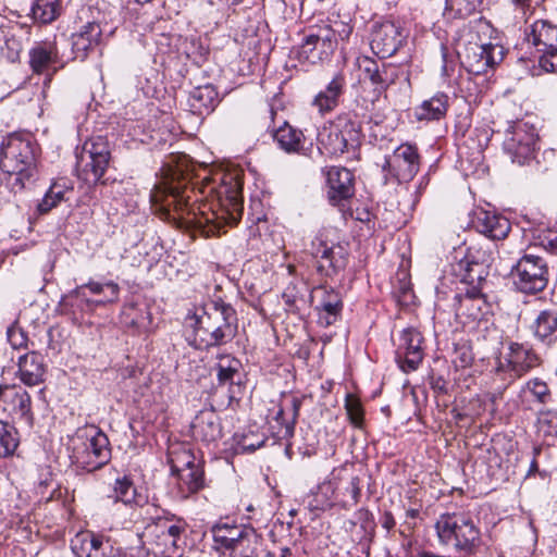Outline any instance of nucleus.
Instances as JSON below:
<instances>
[{"mask_svg":"<svg viewBox=\"0 0 557 557\" xmlns=\"http://www.w3.org/2000/svg\"><path fill=\"white\" fill-rule=\"evenodd\" d=\"M206 188L210 194H215L214 200H200L193 188L172 176L171 180H165L152 189L150 201L165 219L209 236L215 230L213 223L216 219H224V214L230 215L234 221L240 218L243 181L237 173H224L218 186Z\"/></svg>","mask_w":557,"mask_h":557,"instance_id":"f257e3e1","label":"nucleus"},{"mask_svg":"<svg viewBox=\"0 0 557 557\" xmlns=\"http://www.w3.org/2000/svg\"><path fill=\"white\" fill-rule=\"evenodd\" d=\"M193 329L191 344L198 349L221 346L237 334V314L225 302L211 301L186 318Z\"/></svg>","mask_w":557,"mask_h":557,"instance_id":"f03ea898","label":"nucleus"},{"mask_svg":"<svg viewBox=\"0 0 557 557\" xmlns=\"http://www.w3.org/2000/svg\"><path fill=\"white\" fill-rule=\"evenodd\" d=\"M39 147L28 134L12 133L0 145V169L13 176L12 187L22 190L37 177Z\"/></svg>","mask_w":557,"mask_h":557,"instance_id":"7ed1b4c3","label":"nucleus"},{"mask_svg":"<svg viewBox=\"0 0 557 557\" xmlns=\"http://www.w3.org/2000/svg\"><path fill=\"white\" fill-rule=\"evenodd\" d=\"M147 523L140 533L144 545L161 557H181L184 553V527L172 519L159 515V509L148 506L145 509Z\"/></svg>","mask_w":557,"mask_h":557,"instance_id":"20e7f679","label":"nucleus"},{"mask_svg":"<svg viewBox=\"0 0 557 557\" xmlns=\"http://www.w3.org/2000/svg\"><path fill=\"white\" fill-rule=\"evenodd\" d=\"M361 124L349 114L337 115L318 132L319 149L331 157L355 153L361 146Z\"/></svg>","mask_w":557,"mask_h":557,"instance_id":"39448f33","label":"nucleus"},{"mask_svg":"<svg viewBox=\"0 0 557 557\" xmlns=\"http://www.w3.org/2000/svg\"><path fill=\"white\" fill-rule=\"evenodd\" d=\"M438 542L457 552L473 554L481 545V532L474 521L460 512L443 513L435 522Z\"/></svg>","mask_w":557,"mask_h":557,"instance_id":"423d86ee","label":"nucleus"},{"mask_svg":"<svg viewBox=\"0 0 557 557\" xmlns=\"http://www.w3.org/2000/svg\"><path fill=\"white\" fill-rule=\"evenodd\" d=\"M456 51L462 65L474 75L486 73L504 58L503 47L481 42L479 34L471 28H463L456 42Z\"/></svg>","mask_w":557,"mask_h":557,"instance_id":"0eeeda50","label":"nucleus"},{"mask_svg":"<svg viewBox=\"0 0 557 557\" xmlns=\"http://www.w3.org/2000/svg\"><path fill=\"white\" fill-rule=\"evenodd\" d=\"M73 448V462L87 472L96 471L111 459L108 436L97 426L90 425L82 430Z\"/></svg>","mask_w":557,"mask_h":557,"instance_id":"6e6552de","label":"nucleus"},{"mask_svg":"<svg viewBox=\"0 0 557 557\" xmlns=\"http://www.w3.org/2000/svg\"><path fill=\"white\" fill-rule=\"evenodd\" d=\"M540 363L539 355L530 345L509 342L507 351L497 358L495 374L509 385Z\"/></svg>","mask_w":557,"mask_h":557,"instance_id":"1a4fd4ad","label":"nucleus"},{"mask_svg":"<svg viewBox=\"0 0 557 557\" xmlns=\"http://www.w3.org/2000/svg\"><path fill=\"white\" fill-rule=\"evenodd\" d=\"M108 141L97 137L87 141L77 156L76 171L78 177L87 184H96L103 176L110 161Z\"/></svg>","mask_w":557,"mask_h":557,"instance_id":"9d476101","label":"nucleus"},{"mask_svg":"<svg viewBox=\"0 0 557 557\" xmlns=\"http://www.w3.org/2000/svg\"><path fill=\"white\" fill-rule=\"evenodd\" d=\"M511 277L516 288L521 293L542 292L548 282L546 262L539 256L524 255L512 268Z\"/></svg>","mask_w":557,"mask_h":557,"instance_id":"9b49d317","label":"nucleus"},{"mask_svg":"<svg viewBox=\"0 0 557 557\" xmlns=\"http://www.w3.org/2000/svg\"><path fill=\"white\" fill-rule=\"evenodd\" d=\"M309 252L317 260L318 271L325 276L337 274L348 263L347 249L341 244L329 240L322 232L311 240Z\"/></svg>","mask_w":557,"mask_h":557,"instance_id":"f8f14e48","label":"nucleus"},{"mask_svg":"<svg viewBox=\"0 0 557 557\" xmlns=\"http://www.w3.org/2000/svg\"><path fill=\"white\" fill-rule=\"evenodd\" d=\"M420 156L416 146L401 144L391 156L384 158L382 170L385 178L398 183L410 182L419 172Z\"/></svg>","mask_w":557,"mask_h":557,"instance_id":"ddd939ff","label":"nucleus"},{"mask_svg":"<svg viewBox=\"0 0 557 557\" xmlns=\"http://www.w3.org/2000/svg\"><path fill=\"white\" fill-rule=\"evenodd\" d=\"M28 57L29 66L35 74L55 73L66 63L60 53L55 37L34 42Z\"/></svg>","mask_w":557,"mask_h":557,"instance_id":"4468645a","label":"nucleus"},{"mask_svg":"<svg viewBox=\"0 0 557 557\" xmlns=\"http://www.w3.org/2000/svg\"><path fill=\"white\" fill-rule=\"evenodd\" d=\"M0 412L13 420L24 421L27 425L34 421L30 396L17 385H0Z\"/></svg>","mask_w":557,"mask_h":557,"instance_id":"2eb2a0df","label":"nucleus"},{"mask_svg":"<svg viewBox=\"0 0 557 557\" xmlns=\"http://www.w3.org/2000/svg\"><path fill=\"white\" fill-rule=\"evenodd\" d=\"M403 28L392 21H385L373 26L370 47L381 59L394 55L405 40Z\"/></svg>","mask_w":557,"mask_h":557,"instance_id":"dca6fc26","label":"nucleus"},{"mask_svg":"<svg viewBox=\"0 0 557 557\" xmlns=\"http://www.w3.org/2000/svg\"><path fill=\"white\" fill-rule=\"evenodd\" d=\"M327 199L332 206L344 209L355 195V176L343 166H331L325 171Z\"/></svg>","mask_w":557,"mask_h":557,"instance_id":"f3484780","label":"nucleus"},{"mask_svg":"<svg viewBox=\"0 0 557 557\" xmlns=\"http://www.w3.org/2000/svg\"><path fill=\"white\" fill-rule=\"evenodd\" d=\"M71 549L76 557H113L115 547L110 537L86 530L71 540Z\"/></svg>","mask_w":557,"mask_h":557,"instance_id":"a211bd4d","label":"nucleus"},{"mask_svg":"<svg viewBox=\"0 0 557 557\" xmlns=\"http://www.w3.org/2000/svg\"><path fill=\"white\" fill-rule=\"evenodd\" d=\"M120 286L109 281L104 284L89 281L88 283L77 286L73 289L69 298L75 299L79 304H85L87 307L91 305H106L108 302H115L119 299Z\"/></svg>","mask_w":557,"mask_h":557,"instance_id":"6ab92c4d","label":"nucleus"},{"mask_svg":"<svg viewBox=\"0 0 557 557\" xmlns=\"http://www.w3.org/2000/svg\"><path fill=\"white\" fill-rule=\"evenodd\" d=\"M422 342V335L416 329L409 327L401 332L400 344L397 350V361L404 372L418 369L423 359Z\"/></svg>","mask_w":557,"mask_h":557,"instance_id":"aec40b11","label":"nucleus"},{"mask_svg":"<svg viewBox=\"0 0 557 557\" xmlns=\"http://www.w3.org/2000/svg\"><path fill=\"white\" fill-rule=\"evenodd\" d=\"M356 64L363 74L366 79H369L373 85L374 90L382 92L386 90L398 78L397 69L387 63L381 65L373 59L361 55L356 60Z\"/></svg>","mask_w":557,"mask_h":557,"instance_id":"412c9836","label":"nucleus"},{"mask_svg":"<svg viewBox=\"0 0 557 557\" xmlns=\"http://www.w3.org/2000/svg\"><path fill=\"white\" fill-rule=\"evenodd\" d=\"M195 440L203 443L216 442L222 437L221 419L213 409L201 410L191 422Z\"/></svg>","mask_w":557,"mask_h":557,"instance_id":"4be33fe9","label":"nucleus"},{"mask_svg":"<svg viewBox=\"0 0 557 557\" xmlns=\"http://www.w3.org/2000/svg\"><path fill=\"white\" fill-rule=\"evenodd\" d=\"M475 230L493 240L507 237L511 225L508 219L488 211H480L473 220Z\"/></svg>","mask_w":557,"mask_h":557,"instance_id":"5701e85b","label":"nucleus"},{"mask_svg":"<svg viewBox=\"0 0 557 557\" xmlns=\"http://www.w3.org/2000/svg\"><path fill=\"white\" fill-rule=\"evenodd\" d=\"M346 87V78L342 72H337L325 89L317 94L312 100V106L319 113L325 114L333 111L339 103V99Z\"/></svg>","mask_w":557,"mask_h":557,"instance_id":"b1692460","label":"nucleus"},{"mask_svg":"<svg viewBox=\"0 0 557 557\" xmlns=\"http://www.w3.org/2000/svg\"><path fill=\"white\" fill-rule=\"evenodd\" d=\"M314 292L320 294V300L317 307L320 322L325 326L335 323L343 310V301L339 293L326 286H320L315 288Z\"/></svg>","mask_w":557,"mask_h":557,"instance_id":"393cba45","label":"nucleus"},{"mask_svg":"<svg viewBox=\"0 0 557 557\" xmlns=\"http://www.w3.org/2000/svg\"><path fill=\"white\" fill-rule=\"evenodd\" d=\"M101 37L102 29L97 22H87L83 25L77 33L72 35L75 58L85 59L87 53L100 44Z\"/></svg>","mask_w":557,"mask_h":557,"instance_id":"a878e982","label":"nucleus"},{"mask_svg":"<svg viewBox=\"0 0 557 557\" xmlns=\"http://www.w3.org/2000/svg\"><path fill=\"white\" fill-rule=\"evenodd\" d=\"M44 357L36 352L30 351L18 358V377L28 386H35L44 381L45 375Z\"/></svg>","mask_w":557,"mask_h":557,"instance_id":"bb28decb","label":"nucleus"},{"mask_svg":"<svg viewBox=\"0 0 557 557\" xmlns=\"http://www.w3.org/2000/svg\"><path fill=\"white\" fill-rule=\"evenodd\" d=\"M525 35L539 51L557 47V26L546 20L535 21Z\"/></svg>","mask_w":557,"mask_h":557,"instance_id":"cd10ccee","label":"nucleus"},{"mask_svg":"<svg viewBox=\"0 0 557 557\" xmlns=\"http://www.w3.org/2000/svg\"><path fill=\"white\" fill-rule=\"evenodd\" d=\"M333 478L336 481L337 498L341 497L342 502L349 498L356 505L360 497L359 478L346 468L335 469Z\"/></svg>","mask_w":557,"mask_h":557,"instance_id":"c85d7f7f","label":"nucleus"},{"mask_svg":"<svg viewBox=\"0 0 557 557\" xmlns=\"http://www.w3.org/2000/svg\"><path fill=\"white\" fill-rule=\"evenodd\" d=\"M71 193H73V186L67 180L60 178L54 181L37 205L38 213L46 214L50 212L59 203L67 200V195Z\"/></svg>","mask_w":557,"mask_h":557,"instance_id":"c756f323","label":"nucleus"},{"mask_svg":"<svg viewBox=\"0 0 557 557\" xmlns=\"http://www.w3.org/2000/svg\"><path fill=\"white\" fill-rule=\"evenodd\" d=\"M259 536L255 529L245 531L234 544L219 553L222 557H256Z\"/></svg>","mask_w":557,"mask_h":557,"instance_id":"7c9ffc66","label":"nucleus"},{"mask_svg":"<svg viewBox=\"0 0 557 557\" xmlns=\"http://www.w3.org/2000/svg\"><path fill=\"white\" fill-rule=\"evenodd\" d=\"M447 109L448 96L443 92H438L417 107L414 115L420 121L440 120L445 116Z\"/></svg>","mask_w":557,"mask_h":557,"instance_id":"2f4dec72","label":"nucleus"},{"mask_svg":"<svg viewBox=\"0 0 557 557\" xmlns=\"http://www.w3.org/2000/svg\"><path fill=\"white\" fill-rule=\"evenodd\" d=\"M248 525H232L228 523H219L213 527L212 534L214 540V548L221 553L226 547L236 542L245 531L251 530Z\"/></svg>","mask_w":557,"mask_h":557,"instance_id":"473e14b6","label":"nucleus"},{"mask_svg":"<svg viewBox=\"0 0 557 557\" xmlns=\"http://www.w3.org/2000/svg\"><path fill=\"white\" fill-rule=\"evenodd\" d=\"M294 53L300 62L310 64H315L331 55L310 34L304 37L301 44L295 48Z\"/></svg>","mask_w":557,"mask_h":557,"instance_id":"72a5a7b5","label":"nucleus"},{"mask_svg":"<svg viewBox=\"0 0 557 557\" xmlns=\"http://www.w3.org/2000/svg\"><path fill=\"white\" fill-rule=\"evenodd\" d=\"M274 139L281 149L288 153H299L304 147V134L287 123L274 133Z\"/></svg>","mask_w":557,"mask_h":557,"instance_id":"f704fd0d","label":"nucleus"},{"mask_svg":"<svg viewBox=\"0 0 557 557\" xmlns=\"http://www.w3.org/2000/svg\"><path fill=\"white\" fill-rule=\"evenodd\" d=\"M242 368L240 361L230 354H220L216 356L214 370L219 384H234L235 377L238 376Z\"/></svg>","mask_w":557,"mask_h":557,"instance_id":"c9c22d12","label":"nucleus"},{"mask_svg":"<svg viewBox=\"0 0 557 557\" xmlns=\"http://www.w3.org/2000/svg\"><path fill=\"white\" fill-rule=\"evenodd\" d=\"M169 462L172 472L175 474L202 463L201 459L197 458L193 450L186 446L171 448L169 451Z\"/></svg>","mask_w":557,"mask_h":557,"instance_id":"e433bc0d","label":"nucleus"},{"mask_svg":"<svg viewBox=\"0 0 557 557\" xmlns=\"http://www.w3.org/2000/svg\"><path fill=\"white\" fill-rule=\"evenodd\" d=\"M109 497L113 498L114 502H121L125 505L140 506L144 502V497L137 494L133 481L127 476L119 478L115 480L112 495Z\"/></svg>","mask_w":557,"mask_h":557,"instance_id":"4c0bfd02","label":"nucleus"},{"mask_svg":"<svg viewBox=\"0 0 557 557\" xmlns=\"http://www.w3.org/2000/svg\"><path fill=\"white\" fill-rule=\"evenodd\" d=\"M189 101L199 113L212 111L218 103V91L210 84L198 86L190 92Z\"/></svg>","mask_w":557,"mask_h":557,"instance_id":"58836bf2","label":"nucleus"},{"mask_svg":"<svg viewBox=\"0 0 557 557\" xmlns=\"http://www.w3.org/2000/svg\"><path fill=\"white\" fill-rule=\"evenodd\" d=\"M180 487L183 493H197L205 487V472L202 463L177 473Z\"/></svg>","mask_w":557,"mask_h":557,"instance_id":"ea45409f","label":"nucleus"},{"mask_svg":"<svg viewBox=\"0 0 557 557\" xmlns=\"http://www.w3.org/2000/svg\"><path fill=\"white\" fill-rule=\"evenodd\" d=\"M59 0H34L32 4L33 18L40 24H49L60 15Z\"/></svg>","mask_w":557,"mask_h":557,"instance_id":"a19ab883","label":"nucleus"},{"mask_svg":"<svg viewBox=\"0 0 557 557\" xmlns=\"http://www.w3.org/2000/svg\"><path fill=\"white\" fill-rule=\"evenodd\" d=\"M484 308H486L485 299L475 288L468 290L460 299L459 310L473 320L480 319Z\"/></svg>","mask_w":557,"mask_h":557,"instance_id":"79ce46f5","label":"nucleus"},{"mask_svg":"<svg viewBox=\"0 0 557 557\" xmlns=\"http://www.w3.org/2000/svg\"><path fill=\"white\" fill-rule=\"evenodd\" d=\"M307 290L308 289L305 284L299 286L296 283H289L282 294V298L287 307V310L292 312L300 311L307 304Z\"/></svg>","mask_w":557,"mask_h":557,"instance_id":"37998d69","label":"nucleus"},{"mask_svg":"<svg viewBox=\"0 0 557 557\" xmlns=\"http://www.w3.org/2000/svg\"><path fill=\"white\" fill-rule=\"evenodd\" d=\"M18 443L16 429L7 422L0 421V458L13 456Z\"/></svg>","mask_w":557,"mask_h":557,"instance_id":"c03bdc74","label":"nucleus"},{"mask_svg":"<svg viewBox=\"0 0 557 557\" xmlns=\"http://www.w3.org/2000/svg\"><path fill=\"white\" fill-rule=\"evenodd\" d=\"M534 335L544 341L557 331V312L543 310L539 313L533 325Z\"/></svg>","mask_w":557,"mask_h":557,"instance_id":"a18cd8bd","label":"nucleus"},{"mask_svg":"<svg viewBox=\"0 0 557 557\" xmlns=\"http://www.w3.org/2000/svg\"><path fill=\"white\" fill-rule=\"evenodd\" d=\"M483 0H446L445 11L456 18H466L475 13Z\"/></svg>","mask_w":557,"mask_h":557,"instance_id":"49530a36","label":"nucleus"},{"mask_svg":"<svg viewBox=\"0 0 557 557\" xmlns=\"http://www.w3.org/2000/svg\"><path fill=\"white\" fill-rule=\"evenodd\" d=\"M315 40L322 45V48L330 54L334 52L337 46V34L338 32L330 25L319 26L309 33Z\"/></svg>","mask_w":557,"mask_h":557,"instance_id":"de8ad7c7","label":"nucleus"},{"mask_svg":"<svg viewBox=\"0 0 557 557\" xmlns=\"http://www.w3.org/2000/svg\"><path fill=\"white\" fill-rule=\"evenodd\" d=\"M146 318L147 312L133 302L125 305L121 312V321L127 327H140Z\"/></svg>","mask_w":557,"mask_h":557,"instance_id":"09e8293b","label":"nucleus"},{"mask_svg":"<svg viewBox=\"0 0 557 557\" xmlns=\"http://www.w3.org/2000/svg\"><path fill=\"white\" fill-rule=\"evenodd\" d=\"M537 430L544 436L557 440V411L542 410L537 416Z\"/></svg>","mask_w":557,"mask_h":557,"instance_id":"8fccbe9b","label":"nucleus"},{"mask_svg":"<svg viewBox=\"0 0 557 557\" xmlns=\"http://www.w3.org/2000/svg\"><path fill=\"white\" fill-rule=\"evenodd\" d=\"M300 406H301V400L299 398H297V397H292L290 404H289V407H290V418L287 419V420L284 418V414H285L284 408H280L277 410V412L275 413L274 419L282 426L285 428V435H292L293 434L294 426H295L296 420H297L298 414H299Z\"/></svg>","mask_w":557,"mask_h":557,"instance_id":"3c124183","label":"nucleus"},{"mask_svg":"<svg viewBox=\"0 0 557 557\" xmlns=\"http://www.w3.org/2000/svg\"><path fill=\"white\" fill-rule=\"evenodd\" d=\"M345 409L349 421L357 428L361 426L364 412L359 398L352 394H348L345 398Z\"/></svg>","mask_w":557,"mask_h":557,"instance_id":"603ef678","label":"nucleus"},{"mask_svg":"<svg viewBox=\"0 0 557 557\" xmlns=\"http://www.w3.org/2000/svg\"><path fill=\"white\" fill-rule=\"evenodd\" d=\"M525 391L530 392L531 395L541 404L548 403L552 396L547 384L537 377L531 379L527 382Z\"/></svg>","mask_w":557,"mask_h":557,"instance_id":"864d4df0","label":"nucleus"},{"mask_svg":"<svg viewBox=\"0 0 557 557\" xmlns=\"http://www.w3.org/2000/svg\"><path fill=\"white\" fill-rule=\"evenodd\" d=\"M331 475L330 480L324 481L318 486V496H321V500H318L319 504L317 505H311L315 509L323 508L331 498H337L336 481H334L333 473Z\"/></svg>","mask_w":557,"mask_h":557,"instance_id":"5fc2aeb1","label":"nucleus"},{"mask_svg":"<svg viewBox=\"0 0 557 557\" xmlns=\"http://www.w3.org/2000/svg\"><path fill=\"white\" fill-rule=\"evenodd\" d=\"M7 336H8V341L10 343V345L14 349H21V348L27 347V342H28L27 335L22 329L17 327L16 325H11L8 329Z\"/></svg>","mask_w":557,"mask_h":557,"instance_id":"6e6d98bb","label":"nucleus"},{"mask_svg":"<svg viewBox=\"0 0 557 557\" xmlns=\"http://www.w3.org/2000/svg\"><path fill=\"white\" fill-rule=\"evenodd\" d=\"M265 442V437L263 435L255 436L251 434H244L242 438L237 442L238 449L242 451H255L260 448Z\"/></svg>","mask_w":557,"mask_h":557,"instance_id":"4d7b16f0","label":"nucleus"},{"mask_svg":"<svg viewBox=\"0 0 557 557\" xmlns=\"http://www.w3.org/2000/svg\"><path fill=\"white\" fill-rule=\"evenodd\" d=\"M543 54L540 57L539 65L545 72H557V47L542 51Z\"/></svg>","mask_w":557,"mask_h":557,"instance_id":"13d9d810","label":"nucleus"},{"mask_svg":"<svg viewBox=\"0 0 557 557\" xmlns=\"http://www.w3.org/2000/svg\"><path fill=\"white\" fill-rule=\"evenodd\" d=\"M520 152H517L515 154V158H517V162L522 164L524 162V160H527L528 158H530L532 156V149L530 147V145H522L520 147Z\"/></svg>","mask_w":557,"mask_h":557,"instance_id":"bf43d9fd","label":"nucleus"},{"mask_svg":"<svg viewBox=\"0 0 557 557\" xmlns=\"http://www.w3.org/2000/svg\"><path fill=\"white\" fill-rule=\"evenodd\" d=\"M113 557H137L134 549H123L121 547H115Z\"/></svg>","mask_w":557,"mask_h":557,"instance_id":"052dcab7","label":"nucleus"},{"mask_svg":"<svg viewBox=\"0 0 557 557\" xmlns=\"http://www.w3.org/2000/svg\"><path fill=\"white\" fill-rule=\"evenodd\" d=\"M532 0H512L516 8L521 9L523 12L530 8Z\"/></svg>","mask_w":557,"mask_h":557,"instance_id":"680f3d73","label":"nucleus"},{"mask_svg":"<svg viewBox=\"0 0 557 557\" xmlns=\"http://www.w3.org/2000/svg\"><path fill=\"white\" fill-rule=\"evenodd\" d=\"M135 1H136L137 3H141V4H144V3H149V2H151L152 0H135Z\"/></svg>","mask_w":557,"mask_h":557,"instance_id":"e2e57ef3","label":"nucleus"},{"mask_svg":"<svg viewBox=\"0 0 557 557\" xmlns=\"http://www.w3.org/2000/svg\"><path fill=\"white\" fill-rule=\"evenodd\" d=\"M227 2H230V4H237L239 3L242 0H226Z\"/></svg>","mask_w":557,"mask_h":557,"instance_id":"0e129e2a","label":"nucleus"}]
</instances>
